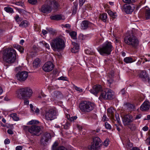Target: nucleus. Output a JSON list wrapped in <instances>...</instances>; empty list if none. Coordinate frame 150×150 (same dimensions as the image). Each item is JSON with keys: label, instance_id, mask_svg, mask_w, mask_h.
Returning a JSON list of instances; mask_svg holds the SVG:
<instances>
[{"label": "nucleus", "instance_id": "obj_1", "mask_svg": "<svg viewBox=\"0 0 150 150\" xmlns=\"http://www.w3.org/2000/svg\"><path fill=\"white\" fill-rule=\"evenodd\" d=\"M3 58L5 62L8 64L14 63L16 59V52L13 48L8 47L3 51Z\"/></svg>", "mask_w": 150, "mask_h": 150}, {"label": "nucleus", "instance_id": "obj_2", "mask_svg": "<svg viewBox=\"0 0 150 150\" xmlns=\"http://www.w3.org/2000/svg\"><path fill=\"white\" fill-rule=\"evenodd\" d=\"M52 49L54 51L63 50L65 46L64 37L59 36L52 40L50 43Z\"/></svg>", "mask_w": 150, "mask_h": 150}, {"label": "nucleus", "instance_id": "obj_3", "mask_svg": "<svg viewBox=\"0 0 150 150\" xmlns=\"http://www.w3.org/2000/svg\"><path fill=\"white\" fill-rule=\"evenodd\" d=\"M59 6L58 2L55 0H49L47 4L42 6L41 11L44 13H50L52 9L57 10Z\"/></svg>", "mask_w": 150, "mask_h": 150}, {"label": "nucleus", "instance_id": "obj_4", "mask_svg": "<svg viewBox=\"0 0 150 150\" xmlns=\"http://www.w3.org/2000/svg\"><path fill=\"white\" fill-rule=\"evenodd\" d=\"M113 49L111 43L110 42L106 41L101 46L98 47L97 50L101 55H104L105 54L110 55Z\"/></svg>", "mask_w": 150, "mask_h": 150}, {"label": "nucleus", "instance_id": "obj_5", "mask_svg": "<svg viewBox=\"0 0 150 150\" xmlns=\"http://www.w3.org/2000/svg\"><path fill=\"white\" fill-rule=\"evenodd\" d=\"M32 94L33 91L31 89L28 87L21 88L17 91V97L20 99L29 98Z\"/></svg>", "mask_w": 150, "mask_h": 150}, {"label": "nucleus", "instance_id": "obj_6", "mask_svg": "<svg viewBox=\"0 0 150 150\" xmlns=\"http://www.w3.org/2000/svg\"><path fill=\"white\" fill-rule=\"evenodd\" d=\"M23 128L25 132L28 131L32 136H39L42 134V128L39 126L35 125L23 126Z\"/></svg>", "mask_w": 150, "mask_h": 150}, {"label": "nucleus", "instance_id": "obj_7", "mask_svg": "<svg viewBox=\"0 0 150 150\" xmlns=\"http://www.w3.org/2000/svg\"><path fill=\"white\" fill-rule=\"evenodd\" d=\"M125 42L127 44L136 48L138 46L139 41L137 38L133 34H129L125 37L124 39Z\"/></svg>", "mask_w": 150, "mask_h": 150}, {"label": "nucleus", "instance_id": "obj_8", "mask_svg": "<svg viewBox=\"0 0 150 150\" xmlns=\"http://www.w3.org/2000/svg\"><path fill=\"white\" fill-rule=\"evenodd\" d=\"M79 107L82 112H89L93 110L94 105L91 102L84 101L81 102Z\"/></svg>", "mask_w": 150, "mask_h": 150}, {"label": "nucleus", "instance_id": "obj_9", "mask_svg": "<svg viewBox=\"0 0 150 150\" xmlns=\"http://www.w3.org/2000/svg\"><path fill=\"white\" fill-rule=\"evenodd\" d=\"M113 97V93L109 89H106L103 91L101 93L99 98L100 99L104 100L111 99Z\"/></svg>", "mask_w": 150, "mask_h": 150}, {"label": "nucleus", "instance_id": "obj_10", "mask_svg": "<svg viewBox=\"0 0 150 150\" xmlns=\"http://www.w3.org/2000/svg\"><path fill=\"white\" fill-rule=\"evenodd\" d=\"M102 142L100 138L98 137L93 138V141L89 148L90 150H99L102 145Z\"/></svg>", "mask_w": 150, "mask_h": 150}, {"label": "nucleus", "instance_id": "obj_11", "mask_svg": "<svg viewBox=\"0 0 150 150\" xmlns=\"http://www.w3.org/2000/svg\"><path fill=\"white\" fill-rule=\"evenodd\" d=\"M56 115V110L53 109H51L46 112L45 119L48 120H51L55 118Z\"/></svg>", "mask_w": 150, "mask_h": 150}, {"label": "nucleus", "instance_id": "obj_12", "mask_svg": "<svg viewBox=\"0 0 150 150\" xmlns=\"http://www.w3.org/2000/svg\"><path fill=\"white\" fill-rule=\"evenodd\" d=\"M16 76L18 81L22 82L26 80L28 76V73L27 71H25L19 72L16 75Z\"/></svg>", "mask_w": 150, "mask_h": 150}, {"label": "nucleus", "instance_id": "obj_13", "mask_svg": "<svg viewBox=\"0 0 150 150\" xmlns=\"http://www.w3.org/2000/svg\"><path fill=\"white\" fill-rule=\"evenodd\" d=\"M51 138V136L49 133L47 132L45 133L42 136L40 140L41 144L42 145L46 144Z\"/></svg>", "mask_w": 150, "mask_h": 150}, {"label": "nucleus", "instance_id": "obj_14", "mask_svg": "<svg viewBox=\"0 0 150 150\" xmlns=\"http://www.w3.org/2000/svg\"><path fill=\"white\" fill-rule=\"evenodd\" d=\"M54 68L53 63L51 62H46L43 66V70L45 72H48L52 71Z\"/></svg>", "mask_w": 150, "mask_h": 150}, {"label": "nucleus", "instance_id": "obj_15", "mask_svg": "<svg viewBox=\"0 0 150 150\" xmlns=\"http://www.w3.org/2000/svg\"><path fill=\"white\" fill-rule=\"evenodd\" d=\"M134 6L132 4L131 5H124L122 7V10L127 14H130L134 10Z\"/></svg>", "mask_w": 150, "mask_h": 150}, {"label": "nucleus", "instance_id": "obj_16", "mask_svg": "<svg viewBox=\"0 0 150 150\" xmlns=\"http://www.w3.org/2000/svg\"><path fill=\"white\" fill-rule=\"evenodd\" d=\"M132 121V116L130 115H125L122 118L123 123L124 125H129Z\"/></svg>", "mask_w": 150, "mask_h": 150}, {"label": "nucleus", "instance_id": "obj_17", "mask_svg": "<svg viewBox=\"0 0 150 150\" xmlns=\"http://www.w3.org/2000/svg\"><path fill=\"white\" fill-rule=\"evenodd\" d=\"M102 90V86L99 85H96L93 86V89L89 90L90 92L93 94L96 95Z\"/></svg>", "mask_w": 150, "mask_h": 150}, {"label": "nucleus", "instance_id": "obj_18", "mask_svg": "<svg viewBox=\"0 0 150 150\" xmlns=\"http://www.w3.org/2000/svg\"><path fill=\"white\" fill-rule=\"evenodd\" d=\"M81 29L84 30L87 29L89 26H92L93 25H94L88 21L84 20L81 22Z\"/></svg>", "mask_w": 150, "mask_h": 150}, {"label": "nucleus", "instance_id": "obj_19", "mask_svg": "<svg viewBox=\"0 0 150 150\" xmlns=\"http://www.w3.org/2000/svg\"><path fill=\"white\" fill-rule=\"evenodd\" d=\"M150 108V103L147 100L145 101L140 107L141 110L142 111H147Z\"/></svg>", "mask_w": 150, "mask_h": 150}, {"label": "nucleus", "instance_id": "obj_20", "mask_svg": "<svg viewBox=\"0 0 150 150\" xmlns=\"http://www.w3.org/2000/svg\"><path fill=\"white\" fill-rule=\"evenodd\" d=\"M139 76L143 81H145L149 80V77L148 74L145 71H141L139 73Z\"/></svg>", "mask_w": 150, "mask_h": 150}, {"label": "nucleus", "instance_id": "obj_21", "mask_svg": "<svg viewBox=\"0 0 150 150\" xmlns=\"http://www.w3.org/2000/svg\"><path fill=\"white\" fill-rule=\"evenodd\" d=\"M114 73L113 71L108 74L107 77V81L108 84L110 86L114 82L113 79L114 77Z\"/></svg>", "mask_w": 150, "mask_h": 150}, {"label": "nucleus", "instance_id": "obj_22", "mask_svg": "<svg viewBox=\"0 0 150 150\" xmlns=\"http://www.w3.org/2000/svg\"><path fill=\"white\" fill-rule=\"evenodd\" d=\"M115 112V110L113 108H110L107 110L108 116L112 119H114V115Z\"/></svg>", "mask_w": 150, "mask_h": 150}, {"label": "nucleus", "instance_id": "obj_23", "mask_svg": "<svg viewBox=\"0 0 150 150\" xmlns=\"http://www.w3.org/2000/svg\"><path fill=\"white\" fill-rule=\"evenodd\" d=\"M72 44L74 46V47L71 49V52L74 53H76L78 52L79 49V45L76 43L74 42H72Z\"/></svg>", "mask_w": 150, "mask_h": 150}, {"label": "nucleus", "instance_id": "obj_24", "mask_svg": "<svg viewBox=\"0 0 150 150\" xmlns=\"http://www.w3.org/2000/svg\"><path fill=\"white\" fill-rule=\"evenodd\" d=\"M63 16L62 15L58 14L51 16L50 17V18L51 20H60L63 19Z\"/></svg>", "mask_w": 150, "mask_h": 150}, {"label": "nucleus", "instance_id": "obj_25", "mask_svg": "<svg viewBox=\"0 0 150 150\" xmlns=\"http://www.w3.org/2000/svg\"><path fill=\"white\" fill-rule=\"evenodd\" d=\"M40 60L39 58L35 59L33 61V66L35 68H37L40 65Z\"/></svg>", "mask_w": 150, "mask_h": 150}, {"label": "nucleus", "instance_id": "obj_26", "mask_svg": "<svg viewBox=\"0 0 150 150\" xmlns=\"http://www.w3.org/2000/svg\"><path fill=\"white\" fill-rule=\"evenodd\" d=\"M124 62L127 64L133 62L134 60L131 57H127L124 59Z\"/></svg>", "mask_w": 150, "mask_h": 150}, {"label": "nucleus", "instance_id": "obj_27", "mask_svg": "<svg viewBox=\"0 0 150 150\" xmlns=\"http://www.w3.org/2000/svg\"><path fill=\"white\" fill-rule=\"evenodd\" d=\"M99 18L103 22H105L106 21L107 19V14L106 13H103L102 14H100Z\"/></svg>", "mask_w": 150, "mask_h": 150}, {"label": "nucleus", "instance_id": "obj_28", "mask_svg": "<svg viewBox=\"0 0 150 150\" xmlns=\"http://www.w3.org/2000/svg\"><path fill=\"white\" fill-rule=\"evenodd\" d=\"M29 25V23L26 20L23 21L19 25V26L23 28L26 27Z\"/></svg>", "mask_w": 150, "mask_h": 150}, {"label": "nucleus", "instance_id": "obj_29", "mask_svg": "<svg viewBox=\"0 0 150 150\" xmlns=\"http://www.w3.org/2000/svg\"><path fill=\"white\" fill-rule=\"evenodd\" d=\"M14 47L17 49L20 52L22 53L24 51V48L21 46L19 45H15L13 46Z\"/></svg>", "mask_w": 150, "mask_h": 150}, {"label": "nucleus", "instance_id": "obj_30", "mask_svg": "<svg viewBox=\"0 0 150 150\" xmlns=\"http://www.w3.org/2000/svg\"><path fill=\"white\" fill-rule=\"evenodd\" d=\"M64 122H65V123L64 124V123H62V126H63V127L65 129H68L70 125V123L69 122L67 121L66 120H64Z\"/></svg>", "mask_w": 150, "mask_h": 150}, {"label": "nucleus", "instance_id": "obj_31", "mask_svg": "<svg viewBox=\"0 0 150 150\" xmlns=\"http://www.w3.org/2000/svg\"><path fill=\"white\" fill-rule=\"evenodd\" d=\"M125 107H126L129 110H132L134 108V105L132 104L128 103L125 105Z\"/></svg>", "mask_w": 150, "mask_h": 150}, {"label": "nucleus", "instance_id": "obj_32", "mask_svg": "<svg viewBox=\"0 0 150 150\" xmlns=\"http://www.w3.org/2000/svg\"><path fill=\"white\" fill-rule=\"evenodd\" d=\"M4 9L7 13H14L13 9L10 7H5Z\"/></svg>", "mask_w": 150, "mask_h": 150}, {"label": "nucleus", "instance_id": "obj_33", "mask_svg": "<svg viewBox=\"0 0 150 150\" xmlns=\"http://www.w3.org/2000/svg\"><path fill=\"white\" fill-rule=\"evenodd\" d=\"M145 16L146 19L150 18V9L148 8L146 10Z\"/></svg>", "mask_w": 150, "mask_h": 150}, {"label": "nucleus", "instance_id": "obj_34", "mask_svg": "<svg viewBox=\"0 0 150 150\" xmlns=\"http://www.w3.org/2000/svg\"><path fill=\"white\" fill-rule=\"evenodd\" d=\"M54 96L57 98L60 97L62 96L61 93L59 91H56L54 92Z\"/></svg>", "mask_w": 150, "mask_h": 150}, {"label": "nucleus", "instance_id": "obj_35", "mask_svg": "<svg viewBox=\"0 0 150 150\" xmlns=\"http://www.w3.org/2000/svg\"><path fill=\"white\" fill-rule=\"evenodd\" d=\"M69 35L71 38L74 39H76V33L75 31H72L70 33Z\"/></svg>", "mask_w": 150, "mask_h": 150}, {"label": "nucleus", "instance_id": "obj_36", "mask_svg": "<svg viewBox=\"0 0 150 150\" xmlns=\"http://www.w3.org/2000/svg\"><path fill=\"white\" fill-rule=\"evenodd\" d=\"M107 13L112 18H115L116 16V13H113L111 10H108V11Z\"/></svg>", "mask_w": 150, "mask_h": 150}, {"label": "nucleus", "instance_id": "obj_37", "mask_svg": "<svg viewBox=\"0 0 150 150\" xmlns=\"http://www.w3.org/2000/svg\"><path fill=\"white\" fill-rule=\"evenodd\" d=\"M11 116L15 121H18L19 120V118L17 117L16 113H13L11 114Z\"/></svg>", "mask_w": 150, "mask_h": 150}, {"label": "nucleus", "instance_id": "obj_38", "mask_svg": "<svg viewBox=\"0 0 150 150\" xmlns=\"http://www.w3.org/2000/svg\"><path fill=\"white\" fill-rule=\"evenodd\" d=\"M101 40H102L100 39H99V38H98V39H96L95 40L94 42V44L95 45H98L99 44H100V43H101L102 42V41H101Z\"/></svg>", "mask_w": 150, "mask_h": 150}, {"label": "nucleus", "instance_id": "obj_39", "mask_svg": "<svg viewBox=\"0 0 150 150\" xmlns=\"http://www.w3.org/2000/svg\"><path fill=\"white\" fill-rule=\"evenodd\" d=\"M39 123V121L37 120H32L29 122L27 123V124L29 125H32L33 124H38Z\"/></svg>", "mask_w": 150, "mask_h": 150}, {"label": "nucleus", "instance_id": "obj_40", "mask_svg": "<svg viewBox=\"0 0 150 150\" xmlns=\"http://www.w3.org/2000/svg\"><path fill=\"white\" fill-rule=\"evenodd\" d=\"M73 86L74 88L79 93H81L83 92V89L80 87H78L75 85H74Z\"/></svg>", "mask_w": 150, "mask_h": 150}, {"label": "nucleus", "instance_id": "obj_41", "mask_svg": "<svg viewBox=\"0 0 150 150\" xmlns=\"http://www.w3.org/2000/svg\"><path fill=\"white\" fill-rule=\"evenodd\" d=\"M16 21L18 23H19L21 21L22 19L20 18L19 16L18 15H16L14 17Z\"/></svg>", "mask_w": 150, "mask_h": 150}, {"label": "nucleus", "instance_id": "obj_42", "mask_svg": "<svg viewBox=\"0 0 150 150\" xmlns=\"http://www.w3.org/2000/svg\"><path fill=\"white\" fill-rule=\"evenodd\" d=\"M40 43L42 44L43 45H44L46 48L48 49H50V46L49 45L45 42L42 41L40 42Z\"/></svg>", "mask_w": 150, "mask_h": 150}, {"label": "nucleus", "instance_id": "obj_43", "mask_svg": "<svg viewBox=\"0 0 150 150\" xmlns=\"http://www.w3.org/2000/svg\"><path fill=\"white\" fill-rule=\"evenodd\" d=\"M125 3L128 4H130L135 2V0H122Z\"/></svg>", "mask_w": 150, "mask_h": 150}, {"label": "nucleus", "instance_id": "obj_44", "mask_svg": "<svg viewBox=\"0 0 150 150\" xmlns=\"http://www.w3.org/2000/svg\"><path fill=\"white\" fill-rule=\"evenodd\" d=\"M115 117L117 122L118 123L119 125H121L119 115L116 114Z\"/></svg>", "mask_w": 150, "mask_h": 150}, {"label": "nucleus", "instance_id": "obj_45", "mask_svg": "<svg viewBox=\"0 0 150 150\" xmlns=\"http://www.w3.org/2000/svg\"><path fill=\"white\" fill-rule=\"evenodd\" d=\"M28 1L30 4L32 5L35 4L37 2V0H28Z\"/></svg>", "mask_w": 150, "mask_h": 150}, {"label": "nucleus", "instance_id": "obj_46", "mask_svg": "<svg viewBox=\"0 0 150 150\" xmlns=\"http://www.w3.org/2000/svg\"><path fill=\"white\" fill-rule=\"evenodd\" d=\"M105 127L107 129H110L111 128V126L110 125L108 124L107 122L105 123Z\"/></svg>", "mask_w": 150, "mask_h": 150}, {"label": "nucleus", "instance_id": "obj_47", "mask_svg": "<svg viewBox=\"0 0 150 150\" xmlns=\"http://www.w3.org/2000/svg\"><path fill=\"white\" fill-rule=\"evenodd\" d=\"M46 29L47 30L48 32L51 34L53 35L55 33L54 32L52 28H46Z\"/></svg>", "mask_w": 150, "mask_h": 150}, {"label": "nucleus", "instance_id": "obj_48", "mask_svg": "<svg viewBox=\"0 0 150 150\" xmlns=\"http://www.w3.org/2000/svg\"><path fill=\"white\" fill-rule=\"evenodd\" d=\"M54 150H67V149L64 147L61 146L57 147Z\"/></svg>", "mask_w": 150, "mask_h": 150}, {"label": "nucleus", "instance_id": "obj_49", "mask_svg": "<svg viewBox=\"0 0 150 150\" xmlns=\"http://www.w3.org/2000/svg\"><path fill=\"white\" fill-rule=\"evenodd\" d=\"M58 144L56 142H55L52 145V149L53 150H54L56 148V147L58 146Z\"/></svg>", "mask_w": 150, "mask_h": 150}, {"label": "nucleus", "instance_id": "obj_50", "mask_svg": "<svg viewBox=\"0 0 150 150\" xmlns=\"http://www.w3.org/2000/svg\"><path fill=\"white\" fill-rule=\"evenodd\" d=\"M102 120L103 122L108 120V118L107 117L106 115L105 114L103 116Z\"/></svg>", "mask_w": 150, "mask_h": 150}, {"label": "nucleus", "instance_id": "obj_51", "mask_svg": "<svg viewBox=\"0 0 150 150\" xmlns=\"http://www.w3.org/2000/svg\"><path fill=\"white\" fill-rule=\"evenodd\" d=\"M59 80H62L63 81H67V78L66 77H64L63 76H61L59 78H58V79Z\"/></svg>", "mask_w": 150, "mask_h": 150}, {"label": "nucleus", "instance_id": "obj_52", "mask_svg": "<svg viewBox=\"0 0 150 150\" xmlns=\"http://www.w3.org/2000/svg\"><path fill=\"white\" fill-rule=\"evenodd\" d=\"M109 141L108 139H106L105 140L104 142V145L106 147L109 144Z\"/></svg>", "mask_w": 150, "mask_h": 150}, {"label": "nucleus", "instance_id": "obj_53", "mask_svg": "<svg viewBox=\"0 0 150 150\" xmlns=\"http://www.w3.org/2000/svg\"><path fill=\"white\" fill-rule=\"evenodd\" d=\"M85 0H79V4L80 6H81L83 5L85 2Z\"/></svg>", "mask_w": 150, "mask_h": 150}, {"label": "nucleus", "instance_id": "obj_54", "mask_svg": "<svg viewBox=\"0 0 150 150\" xmlns=\"http://www.w3.org/2000/svg\"><path fill=\"white\" fill-rule=\"evenodd\" d=\"M15 4L19 6H23V3L21 2H17L15 3Z\"/></svg>", "mask_w": 150, "mask_h": 150}, {"label": "nucleus", "instance_id": "obj_55", "mask_svg": "<svg viewBox=\"0 0 150 150\" xmlns=\"http://www.w3.org/2000/svg\"><path fill=\"white\" fill-rule=\"evenodd\" d=\"M10 140L7 138L5 139V140L4 141V143L5 144H8L10 143Z\"/></svg>", "mask_w": 150, "mask_h": 150}, {"label": "nucleus", "instance_id": "obj_56", "mask_svg": "<svg viewBox=\"0 0 150 150\" xmlns=\"http://www.w3.org/2000/svg\"><path fill=\"white\" fill-rule=\"evenodd\" d=\"M64 27L68 29H70L71 27V25L69 24H67L63 25Z\"/></svg>", "mask_w": 150, "mask_h": 150}, {"label": "nucleus", "instance_id": "obj_57", "mask_svg": "<svg viewBox=\"0 0 150 150\" xmlns=\"http://www.w3.org/2000/svg\"><path fill=\"white\" fill-rule=\"evenodd\" d=\"M77 118V117L76 116H72L71 117L70 119V120L72 121H74V120H76Z\"/></svg>", "mask_w": 150, "mask_h": 150}, {"label": "nucleus", "instance_id": "obj_58", "mask_svg": "<svg viewBox=\"0 0 150 150\" xmlns=\"http://www.w3.org/2000/svg\"><path fill=\"white\" fill-rule=\"evenodd\" d=\"M24 103L25 105H28L29 103V101L28 99H25L24 100Z\"/></svg>", "mask_w": 150, "mask_h": 150}, {"label": "nucleus", "instance_id": "obj_59", "mask_svg": "<svg viewBox=\"0 0 150 150\" xmlns=\"http://www.w3.org/2000/svg\"><path fill=\"white\" fill-rule=\"evenodd\" d=\"M22 146H18L16 148V150H22Z\"/></svg>", "mask_w": 150, "mask_h": 150}, {"label": "nucleus", "instance_id": "obj_60", "mask_svg": "<svg viewBox=\"0 0 150 150\" xmlns=\"http://www.w3.org/2000/svg\"><path fill=\"white\" fill-rule=\"evenodd\" d=\"M42 33L43 35H45L47 34L48 33L47 30H43L42 31Z\"/></svg>", "mask_w": 150, "mask_h": 150}, {"label": "nucleus", "instance_id": "obj_61", "mask_svg": "<svg viewBox=\"0 0 150 150\" xmlns=\"http://www.w3.org/2000/svg\"><path fill=\"white\" fill-rule=\"evenodd\" d=\"M7 132L9 134H12L13 133V131L11 129H8L7 130Z\"/></svg>", "mask_w": 150, "mask_h": 150}, {"label": "nucleus", "instance_id": "obj_62", "mask_svg": "<svg viewBox=\"0 0 150 150\" xmlns=\"http://www.w3.org/2000/svg\"><path fill=\"white\" fill-rule=\"evenodd\" d=\"M142 129L144 131H147L148 129V127L147 126H145L144 127H143Z\"/></svg>", "mask_w": 150, "mask_h": 150}, {"label": "nucleus", "instance_id": "obj_63", "mask_svg": "<svg viewBox=\"0 0 150 150\" xmlns=\"http://www.w3.org/2000/svg\"><path fill=\"white\" fill-rule=\"evenodd\" d=\"M142 116V115L141 114H139L137 115L135 117L136 119H139L141 118Z\"/></svg>", "mask_w": 150, "mask_h": 150}, {"label": "nucleus", "instance_id": "obj_64", "mask_svg": "<svg viewBox=\"0 0 150 150\" xmlns=\"http://www.w3.org/2000/svg\"><path fill=\"white\" fill-rule=\"evenodd\" d=\"M39 109L37 108H36L34 112H35L36 113L38 114L39 113Z\"/></svg>", "mask_w": 150, "mask_h": 150}]
</instances>
